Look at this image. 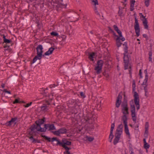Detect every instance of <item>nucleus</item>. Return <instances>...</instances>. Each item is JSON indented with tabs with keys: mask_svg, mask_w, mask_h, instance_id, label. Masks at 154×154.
Returning <instances> with one entry per match:
<instances>
[{
	"mask_svg": "<svg viewBox=\"0 0 154 154\" xmlns=\"http://www.w3.org/2000/svg\"><path fill=\"white\" fill-rule=\"evenodd\" d=\"M123 46V49L124 52L123 54L124 62V67H131V66L130 64L129 61V57H130L129 54H132V52H129L128 48V42H124L122 44Z\"/></svg>",
	"mask_w": 154,
	"mask_h": 154,
	"instance_id": "nucleus-1",
	"label": "nucleus"
},
{
	"mask_svg": "<svg viewBox=\"0 0 154 154\" xmlns=\"http://www.w3.org/2000/svg\"><path fill=\"white\" fill-rule=\"evenodd\" d=\"M43 48L42 45H39L37 46L36 48L37 55L35 56L33 58L32 60L31 61L30 63L31 64L35 63L38 59L41 60L42 57H43Z\"/></svg>",
	"mask_w": 154,
	"mask_h": 154,
	"instance_id": "nucleus-2",
	"label": "nucleus"
},
{
	"mask_svg": "<svg viewBox=\"0 0 154 154\" xmlns=\"http://www.w3.org/2000/svg\"><path fill=\"white\" fill-rule=\"evenodd\" d=\"M63 15L69 19L71 22H75L78 20V14L73 11H68L65 14H63Z\"/></svg>",
	"mask_w": 154,
	"mask_h": 154,
	"instance_id": "nucleus-3",
	"label": "nucleus"
},
{
	"mask_svg": "<svg viewBox=\"0 0 154 154\" xmlns=\"http://www.w3.org/2000/svg\"><path fill=\"white\" fill-rule=\"evenodd\" d=\"M121 106L122 107V111L124 114L122 118V120H127V115L129 114L128 108V103L125 100L122 102Z\"/></svg>",
	"mask_w": 154,
	"mask_h": 154,
	"instance_id": "nucleus-4",
	"label": "nucleus"
},
{
	"mask_svg": "<svg viewBox=\"0 0 154 154\" xmlns=\"http://www.w3.org/2000/svg\"><path fill=\"white\" fill-rule=\"evenodd\" d=\"M68 0H55V3L58 8H66L68 3Z\"/></svg>",
	"mask_w": 154,
	"mask_h": 154,
	"instance_id": "nucleus-5",
	"label": "nucleus"
},
{
	"mask_svg": "<svg viewBox=\"0 0 154 154\" xmlns=\"http://www.w3.org/2000/svg\"><path fill=\"white\" fill-rule=\"evenodd\" d=\"M41 129H42L41 127L39 128L36 125L34 124L32 125L29 128L31 131L29 133V135L30 136L36 135L38 131L41 132Z\"/></svg>",
	"mask_w": 154,
	"mask_h": 154,
	"instance_id": "nucleus-6",
	"label": "nucleus"
},
{
	"mask_svg": "<svg viewBox=\"0 0 154 154\" xmlns=\"http://www.w3.org/2000/svg\"><path fill=\"white\" fill-rule=\"evenodd\" d=\"M134 15V16L135 23L134 25V28L135 30L136 36L138 37L140 35V27L137 19V16L136 13H135Z\"/></svg>",
	"mask_w": 154,
	"mask_h": 154,
	"instance_id": "nucleus-7",
	"label": "nucleus"
},
{
	"mask_svg": "<svg viewBox=\"0 0 154 154\" xmlns=\"http://www.w3.org/2000/svg\"><path fill=\"white\" fill-rule=\"evenodd\" d=\"M39 5H37L36 3H35L34 2L31 5H28V9L29 10L30 12L32 13L33 15H36L35 11L37 10V8Z\"/></svg>",
	"mask_w": 154,
	"mask_h": 154,
	"instance_id": "nucleus-8",
	"label": "nucleus"
},
{
	"mask_svg": "<svg viewBox=\"0 0 154 154\" xmlns=\"http://www.w3.org/2000/svg\"><path fill=\"white\" fill-rule=\"evenodd\" d=\"M116 40V44L117 47L119 48L120 47L122 44V43L121 42V40L122 42L125 41V38L122 35V36H120L115 39Z\"/></svg>",
	"mask_w": 154,
	"mask_h": 154,
	"instance_id": "nucleus-9",
	"label": "nucleus"
},
{
	"mask_svg": "<svg viewBox=\"0 0 154 154\" xmlns=\"http://www.w3.org/2000/svg\"><path fill=\"white\" fill-rule=\"evenodd\" d=\"M56 129L53 124H45L44 125V127L40 129L41 132H45L47 130H55Z\"/></svg>",
	"mask_w": 154,
	"mask_h": 154,
	"instance_id": "nucleus-10",
	"label": "nucleus"
},
{
	"mask_svg": "<svg viewBox=\"0 0 154 154\" xmlns=\"http://www.w3.org/2000/svg\"><path fill=\"white\" fill-rule=\"evenodd\" d=\"M1 36L3 38V43L4 44L5 43L6 44L4 45V47L5 48L7 47L9 48L10 47V45H8V44L11 43L12 44V40L8 38V37H7V38H6V36L5 34L2 35Z\"/></svg>",
	"mask_w": 154,
	"mask_h": 154,
	"instance_id": "nucleus-11",
	"label": "nucleus"
},
{
	"mask_svg": "<svg viewBox=\"0 0 154 154\" xmlns=\"http://www.w3.org/2000/svg\"><path fill=\"white\" fill-rule=\"evenodd\" d=\"M134 102L136 106V109L137 110H138L140 108L139 104L140 100L138 94L136 92H134Z\"/></svg>",
	"mask_w": 154,
	"mask_h": 154,
	"instance_id": "nucleus-12",
	"label": "nucleus"
},
{
	"mask_svg": "<svg viewBox=\"0 0 154 154\" xmlns=\"http://www.w3.org/2000/svg\"><path fill=\"white\" fill-rule=\"evenodd\" d=\"M92 4L94 6V10L95 13L97 15L100 17V13L97 11V5H98V1L97 0H91Z\"/></svg>",
	"mask_w": 154,
	"mask_h": 154,
	"instance_id": "nucleus-13",
	"label": "nucleus"
},
{
	"mask_svg": "<svg viewBox=\"0 0 154 154\" xmlns=\"http://www.w3.org/2000/svg\"><path fill=\"white\" fill-rule=\"evenodd\" d=\"M56 141L57 142V143L56 144V145L57 146L59 145L62 146L65 148L66 150L69 151V147L66 146V145H65L64 144H63V145H62L63 144L61 142H60V141L57 139V137H53L52 138V141Z\"/></svg>",
	"mask_w": 154,
	"mask_h": 154,
	"instance_id": "nucleus-14",
	"label": "nucleus"
},
{
	"mask_svg": "<svg viewBox=\"0 0 154 154\" xmlns=\"http://www.w3.org/2000/svg\"><path fill=\"white\" fill-rule=\"evenodd\" d=\"M139 15L140 17L143 18L144 20H142L143 21V23L145 29H148V21L147 19L145 18V16H144L142 13H139Z\"/></svg>",
	"mask_w": 154,
	"mask_h": 154,
	"instance_id": "nucleus-15",
	"label": "nucleus"
},
{
	"mask_svg": "<svg viewBox=\"0 0 154 154\" xmlns=\"http://www.w3.org/2000/svg\"><path fill=\"white\" fill-rule=\"evenodd\" d=\"M50 104L48 101L46 102V103H44L41 107V109L42 111L44 112L48 111L49 109V105Z\"/></svg>",
	"mask_w": 154,
	"mask_h": 154,
	"instance_id": "nucleus-16",
	"label": "nucleus"
},
{
	"mask_svg": "<svg viewBox=\"0 0 154 154\" xmlns=\"http://www.w3.org/2000/svg\"><path fill=\"white\" fill-rule=\"evenodd\" d=\"M122 120L123 121L124 125L125 132L127 135H128V137H130V134L129 132L128 127L127 125V120H125V119H124V120Z\"/></svg>",
	"mask_w": 154,
	"mask_h": 154,
	"instance_id": "nucleus-17",
	"label": "nucleus"
},
{
	"mask_svg": "<svg viewBox=\"0 0 154 154\" xmlns=\"http://www.w3.org/2000/svg\"><path fill=\"white\" fill-rule=\"evenodd\" d=\"M76 100H69V101L68 106L69 108L73 109L76 106Z\"/></svg>",
	"mask_w": 154,
	"mask_h": 154,
	"instance_id": "nucleus-18",
	"label": "nucleus"
},
{
	"mask_svg": "<svg viewBox=\"0 0 154 154\" xmlns=\"http://www.w3.org/2000/svg\"><path fill=\"white\" fill-rule=\"evenodd\" d=\"M17 119V117H14L12 118L11 120L8 122H7L5 125L7 126H10L11 125L13 124H16V121Z\"/></svg>",
	"mask_w": 154,
	"mask_h": 154,
	"instance_id": "nucleus-19",
	"label": "nucleus"
},
{
	"mask_svg": "<svg viewBox=\"0 0 154 154\" xmlns=\"http://www.w3.org/2000/svg\"><path fill=\"white\" fill-rule=\"evenodd\" d=\"M123 127V125L122 124L119 125L117 128L115 133L121 135L122 133Z\"/></svg>",
	"mask_w": 154,
	"mask_h": 154,
	"instance_id": "nucleus-20",
	"label": "nucleus"
},
{
	"mask_svg": "<svg viewBox=\"0 0 154 154\" xmlns=\"http://www.w3.org/2000/svg\"><path fill=\"white\" fill-rule=\"evenodd\" d=\"M45 121V118L44 117L43 119H40L35 122L36 125L39 128L41 127V125L43 124Z\"/></svg>",
	"mask_w": 154,
	"mask_h": 154,
	"instance_id": "nucleus-21",
	"label": "nucleus"
},
{
	"mask_svg": "<svg viewBox=\"0 0 154 154\" xmlns=\"http://www.w3.org/2000/svg\"><path fill=\"white\" fill-rule=\"evenodd\" d=\"M122 96L119 94L117 99L116 105L117 108H119L122 102Z\"/></svg>",
	"mask_w": 154,
	"mask_h": 154,
	"instance_id": "nucleus-22",
	"label": "nucleus"
},
{
	"mask_svg": "<svg viewBox=\"0 0 154 154\" xmlns=\"http://www.w3.org/2000/svg\"><path fill=\"white\" fill-rule=\"evenodd\" d=\"M97 53L94 52H92L91 53L88 52V56L89 59L91 61H94V58L96 56Z\"/></svg>",
	"mask_w": 154,
	"mask_h": 154,
	"instance_id": "nucleus-23",
	"label": "nucleus"
},
{
	"mask_svg": "<svg viewBox=\"0 0 154 154\" xmlns=\"http://www.w3.org/2000/svg\"><path fill=\"white\" fill-rule=\"evenodd\" d=\"M55 49V48L53 47H51L50 48L48 51L45 52L43 55V57H44L45 56H48L50 54H52L54 51V50Z\"/></svg>",
	"mask_w": 154,
	"mask_h": 154,
	"instance_id": "nucleus-24",
	"label": "nucleus"
},
{
	"mask_svg": "<svg viewBox=\"0 0 154 154\" xmlns=\"http://www.w3.org/2000/svg\"><path fill=\"white\" fill-rule=\"evenodd\" d=\"M115 138L114 139L113 143L116 145L118 142L121 137V135L115 133Z\"/></svg>",
	"mask_w": 154,
	"mask_h": 154,
	"instance_id": "nucleus-25",
	"label": "nucleus"
},
{
	"mask_svg": "<svg viewBox=\"0 0 154 154\" xmlns=\"http://www.w3.org/2000/svg\"><path fill=\"white\" fill-rule=\"evenodd\" d=\"M91 114L89 112H86L84 114V119L86 122L88 121L90 119L91 117Z\"/></svg>",
	"mask_w": 154,
	"mask_h": 154,
	"instance_id": "nucleus-26",
	"label": "nucleus"
},
{
	"mask_svg": "<svg viewBox=\"0 0 154 154\" xmlns=\"http://www.w3.org/2000/svg\"><path fill=\"white\" fill-rule=\"evenodd\" d=\"M124 8V7L120 8V6H119V11L118 13L119 14V16L120 17H122L124 16V15L123 14V10Z\"/></svg>",
	"mask_w": 154,
	"mask_h": 154,
	"instance_id": "nucleus-27",
	"label": "nucleus"
},
{
	"mask_svg": "<svg viewBox=\"0 0 154 154\" xmlns=\"http://www.w3.org/2000/svg\"><path fill=\"white\" fill-rule=\"evenodd\" d=\"M60 142L62 143L63 144L62 145H63V144H64L65 145H70L71 144V142L68 141L66 139H62V141H60Z\"/></svg>",
	"mask_w": 154,
	"mask_h": 154,
	"instance_id": "nucleus-28",
	"label": "nucleus"
},
{
	"mask_svg": "<svg viewBox=\"0 0 154 154\" xmlns=\"http://www.w3.org/2000/svg\"><path fill=\"white\" fill-rule=\"evenodd\" d=\"M103 61L102 60H98L97 62V66L95 67H102L103 64Z\"/></svg>",
	"mask_w": 154,
	"mask_h": 154,
	"instance_id": "nucleus-29",
	"label": "nucleus"
},
{
	"mask_svg": "<svg viewBox=\"0 0 154 154\" xmlns=\"http://www.w3.org/2000/svg\"><path fill=\"white\" fill-rule=\"evenodd\" d=\"M130 104L131 112V113H135V106L134 104H131V102H130Z\"/></svg>",
	"mask_w": 154,
	"mask_h": 154,
	"instance_id": "nucleus-30",
	"label": "nucleus"
},
{
	"mask_svg": "<svg viewBox=\"0 0 154 154\" xmlns=\"http://www.w3.org/2000/svg\"><path fill=\"white\" fill-rule=\"evenodd\" d=\"M85 140H88L90 142H91L94 140V138L93 137L86 136L85 137Z\"/></svg>",
	"mask_w": 154,
	"mask_h": 154,
	"instance_id": "nucleus-31",
	"label": "nucleus"
},
{
	"mask_svg": "<svg viewBox=\"0 0 154 154\" xmlns=\"http://www.w3.org/2000/svg\"><path fill=\"white\" fill-rule=\"evenodd\" d=\"M59 132L60 134L66 133L67 132V130L64 128H62L59 130Z\"/></svg>",
	"mask_w": 154,
	"mask_h": 154,
	"instance_id": "nucleus-32",
	"label": "nucleus"
},
{
	"mask_svg": "<svg viewBox=\"0 0 154 154\" xmlns=\"http://www.w3.org/2000/svg\"><path fill=\"white\" fill-rule=\"evenodd\" d=\"M51 35L53 36H58V34L57 32L52 31L50 33Z\"/></svg>",
	"mask_w": 154,
	"mask_h": 154,
	"instance_id": "nucleus-33",
	"label": "nucleus"
},
{
	"mask_svg": "<svg viewBox=\"0 0 154 154\" xmlns=\"http://www.w3.org/2000/svg\"><path fill=\"white\" fill-rule=\"evenodd\" d=\"M42 137H44L46 140H47L48 142H53V141H52V139L51 140V138L50 137H47L45 135H42Z\"/></svg>",
	"mask_w": 154,
	"mask_h": 154,
	"instance_id": "nucleus-34",
	"label": "nucleus"
},
{
	"mask_svg": "<svg viewBox=\"0 0 154 154\" xmlns=\"http://www.w3.org/2000/svg\"><path fill=\"white\" fill-rule=\"evenodd\" d=\"M70 64V63H65L63 64V65H62L60 67H69V65Z\"/></svg>",
	"mask_w": 154,
	"mask_h": 154,
	"instance_id": "nucleus-35",
	"label": "nucleus"
},
{
	"mask_svg": "<svg viewBox=\"0 0 154 154\" xmlns=\"http://www.w3.org/2000/svg\"><path fill=\"white\" fill-rule=\"evenodd\" d=\"M131 116L132 117V119L133 121L136 122L137 118L135 116L136 113H131Z\"/></svg>",
	"mask_w": 154,
	"mask_h": 154,
	"instance_id": "nucleus-36",
	"label": "nucleus"
},
{
	"mask_svg": "<svg viewBox=\"0 0 154 154\" xmlns=\"http://www.w3.org/2000/svg\"><path fill=\"white\" fill-rule=\"evenodd\" d=\"M95 70L97 74L100 73L102 70V68H95Z\"/></svg>",
	"mask_w": 154,
	"mask_h": 154,
	"instance_id": "nucleus-37",
	"label": "nucleus"
},
{
	"mask_svg": "<svg viewBox=\"0 0 154 154\" xmlns=\"http://www.w3.org/2000/svg\"><path fill=\"white\" fill-rule=\"evenodd\" d=\"M150 0H145L144 4L147 7H148L149 5Z\"/></svg>",
	"mask_w": 154,
	"mask_h": 154,
	"instance_id": "nucleus-38",
	"label": "nucleus"
},
{
	"mask_svg": "<svg viewBox=\"0 0 154 154\" xmlns=\"http://www.w3.org/2000/svg\"><path fill=\"white\" fill-rule=\"evenodd\" d=\"M148 129H145V131L144 134V136L146 137L147 138L148 136Z\"/></svg>",
	"mask_w": 154,
	"mask_h": 154,
	"instance_id": "nucleus-39",
	"label": "nucleus"
},
{
	"mask_svg": "<svg viewBox=\"0 0 154 154\" xmlns=\"http://www.w3.org/2000/svg\"><path fill=\"white\" fill-rule=\"evenodd\" d=\"M148 78L147 77H145V79L144 80L143 82V83L142 85H145V86L146 85V83L148 81Z\"/></svg>",
	"mask_w": 154,
	"mask_h": 154,
	"instance_id": "nucleus-40",
	"label": "nucleus"
},
{
	"mask_svg": "<svg viewBox=\"0 0 154 154\" xmlns=\"http://www.w3.org/2000/svg\"><path fill=\"white\" fill-rule=\"evenodd\" d=\"M144 148L145 149H147L149 148L150 146H149V144L146 143L144 144Z\"/></svg>",
	"mask_w": 154,
	"mask_h": 154,
	"instance_id": "nucleus-41",
	"label": "nucleus"
},
{
	"mask_svg": "<svg viewBox=\"0 0 154 154\" xmlns=\"http://www.w3.org/2000/svg\"><path fill=\"white\" fill-rule=\"evenodd\" d=\"M135 81H133V84H132V90L133 91H134L135 90Z\"/></svg>",
	"mask_w": 154,
	"mask_h": 154,
	"instance_id": "nucleus-42",
	"label": "nucleus"
},
{
	"mask_svg": "<svg viewBox=\"0 0 154 154\" xmlns=\"http://www.w3.org/2000/svg\"><path fill=\"white\" fill-rule=\"evenodd\" d=\"M59 131V130L54 131L53 132V133L54 135H56L57 136H59L60 135V133Z\"/></svg>",
	"mask_w": 154,
	"mask_h": 154,
	"instance_id": "nucleus-43",
	"label": "nucleus"
},
{
	"mask_svg": "<svg viewBox=\"0 0 154 154\" xmlns=\"http://www.w3.org/2000/svg\"><path fill=\"white\" fill-rule=\"evenodd\" d=\"M36 24H37V27L38 28V29H40L41 28V25L39 23V22L38 21V20H37V21H36Z\"/></svg>",
	"mask_w": 154,
	"mask_h": 154,
	"instance_id": "nucleus-44",
	"label": "nucleus"
},
{
	"mask_svg": "<svg viewBox=\"0 0 154 154\" xmlns=\"http://www.w3.org/2000/svg\"><path fill=\"white\" fill-rule=\"evenodd\" d=\"M29 138L32 140V142L33 143H35V139L33 138L32 136H30V137H29Z\"/></svg>",
	"mask_w": 154,
	"mask_h": 154,
	"instance_id": "nucleus-45",
	"label": "nucleus"
},
{
	"mask_svg": "<svg viewBox=\"0 0 154 154\" xmlns=\"http://www.w3.org/2000/svg\"><path fill=\"white\" fill-rule=\"evenodd\" d=\"M116 32L118 34L119 36H122V32L119 29H118Z\"/></svg>",
	"mask_w": 154,
	"mask_h": 154,
	"instance_id": "nucleus-46",
	"label": "nucleus"
},
{
	"mask_svg": "<svg viewBox=\"0 0 154 154\" xmlns=\"http://www.w3.org/2000/svg\"><path fill=\"white\" fill-rule=\"evenodd\" d=\"M149 129V123L148 122H146L145 125V129Z\"/></svg>",
	"mask_w": 154,
	"mask_h": 154,
	"instance_id": "nucleus-47",
	"label": "nucleus"
},
{
	"mask_svg": "<svg viewBox=\"0 0 154 154\" xmlns=\"http://www.w3.org/2000/svg\"><path fill=\"white\" fill-rule=\"evenodd\" d=\"M134 5H131V4H130V11H132L134 10Z\"/></svg>",
	"mask_w": 154,
	"mask_h": 154,
	"instance_id": "nucleus-48",
	"label": "nucleus"
},
{
	"mask_svg": "<svg viewBox=\"0 0 154 154\" xmlns=\"http://www.w3.org/2000/svg\"><path fill=\"white\" fill-rule=\"evenodd\" d=\"M83 22L85 23H87L88 20H87L86 17L85 16H84L83 17Z\"/></svg>",
	"mask_w": 154,
	"mask_h": 154,
	"instance_id": "nucleus-49",
	"label": "nucleus"
},
{
	"mask_svg": "<svg viewBox=\"0 0 154 154\" xmlns=\"http://www.w3.org/2000/svg\"><path fill=\"white\" fill-rule=\"evenodd\" d=\"M32 102H31L29 103H27L26 105H24V106L25 107H29V106H31V105L32 104Z\"/></svg>",
	"mask_w": 154,
	"mask_h": 154,
	"instance_id": "nucleus-50",
	"label": "nucleus"
},
{
	"mask_svg": "<svg viewBox=\"0 0 154 154\" xmlns=\"http://www.w3.org/2000/svg\"><path fill=\"white\" fill-rule=\"evenodd\" d=\"M130 4L132 6L133 5H134L135 2V0H130Z\"/></svg>",
	"mask_w": 154,
	"mask_h": 154,
	"instance_id": "nucleus-51",
	"label": "nucleus"
},
{
	"mask_svg": "<svg viewBox=\"0 0 154 154\" xmlns=\"http://www.w3.org/2000/svg\"><path fill=\"white\" fill-rule=\"evenodd\" d=\"M113 137H114V135H113V133H111L110 132V135L109 136V139H111V140H112V138Z\"/></svg>",
	"mask_w": 154,
	"mask_h": 154,
	"instance_id": "nucleus-52",
	"label": "nucleus"
},
{
	"mask_svg": "<svg viewBox=\"0 0 154 154\" xmlns=\"http://www.w3.org/2000/svg\"><path fill=\"white\" fill-rule=\"evenodd\" d=\"M113 28H114V30L116 31L119 29L118 27L116 25H114L113 26Z\"/></svg>",
	"mask_w": 154,
	"mask_h": 154,
	"instance_id": "nucleus-53",
	"label": "nucleus"
},
{
	"mask_svg": "<svg viewBox=\"0 0 154 154\" xmlns=\"http://www.w3.org/2000/svg\"><path fill=\"white\" fill-rule=\"evenodd\" d=\"M41 0H36L35 2H34L35 3H36L37 4H40Z\"/></svg>",
	"mask_w": 154,
	"mask_h": 154,
	"instance_id": "nucleus-54",
	"label": "nucleus"
},
{
	"mask_svg": "<svg viewBox=\"0 0 154 154\" xmlns=\"http://www.w3.org/2000/svg\"><path fill=\"white\" fill-rule=\"evenodd\" d=\"M152 48H151L150 51L149 52V57H152Z\"/></svg>",
	"mask_w": 154,
	"mask_h": 154,
	"instance_id": "nucleus-55",
	"label": "nucleus"
},
{
	"mask_svg": "<svg viewBox=\"0 0 154 154\" xmlns=\"http://www.w3.org/2000/svg\"><path fill=\"white\" fill-rule=\"evenodd\" d=\"M36 0H26L27 2L28 3H30L32 2H33V3L34 2H35Z\"/></svg>",
	"mask_w": 154,
	"mask_h": 154,
	"instance_id": "nucleus-56",
	"label": "nucleus"
},
{
	"mask_svg": "<svg viewBox=\"0 0 154 154\" xmlns=\"http://www.w3.org/2000/svg\"><path fill=\"white\" fill-rule=\"evenodd\" d=\"M21 102L19 101L18 99H16L15 101H14L13 103L14 104H15L17 103H20Z\"/></svg>",
	"mask_w": 154,
	"mask_h": 154,
	"instance_id": "nucleus-57",
	"label": "nucleus"
},
{
	"mask_svg": "<svg viewBox=\"0 0 154 154\" xmlns=\"http://www.w3.org/2000/svg\"><path fill=\"white\" fill-rule=\"evenodd\" d=\"M3 92H4L5 93H8V94H11L10 92L9 91H8L6 89H4L3 91Z\"/></svg>",
	"mask_w": 154,
	"mask_h": 154,
	"instance_id": "nucleus-58",
	"label": "nucleus"
},
{
	"mask_svg": "<svg viewBox=\"0 0 154 154\" xmlns=\"http://www.w3.org/2000/svg\"><path fill=\"white\" fill-rule=\"evenodd\" d=\"M144 72L145 73V77H147V78H148V75L147 72V69H146L144 70Z\"/></svg>",
	"mask_w": 154,
	"mask_h": 154,
	"instance_id": "nucleus-59",
	"label": "nucleus"
},
{
	"mask_svg": "<svg viewBox=\"0 0 154 154\" xmlns=\"http://www.w3.org/2000/svg\"><path fill=\"white\" fill-rule=\"evenodd\" d=\"M64 154H72V153H71L68 150H66L64 152Z\"/></svg>",
	"mask_w": 154,
	"mask_h": 154,
	"instance_id": "nucleus-60",
	"label": "nucleus"
},
{
	"mask_svg": "<svg viewBox=\"0 0 154 154\" xmlns=\"http://www.w3.org/2000/svg\"><path fill=\"white\" fill-rule=\"evenodd\" d=\"M111 33H112L113 34V35H114V36L116 37V38H118V37L119 36V35H117L116 34V33L114 31Z\"/></svg>",
	"mask_w": 154,
	"mask_h": 154,
	"instance_id": "nucleus-61",
	"label": "nucleus"
},
{
	"mask_svg": "<svg viewBox=\"0 0 154 154\" xmlns=\"http://www.w3.org/2000/svg\"><path fill=\"white\" fill-rule=\"evenodd\" d=\"M80 95L81 96V97H83V98H84L85 97V95L84 94V93L83 92H81L80 93Z\"/></svg>",
	"mask_w": 154,
	"mask_h": 154,
	"instance_id": "nucleus-62",
	"label": "nucleus"
},
{
	"mask_svg": "<svg viewBox=\"0 0 154 154\" xmlns=\"http://www.w3.org/2000/svg\"><path fill=\"white\" fill-rule=\"evenodd\" d=\"M109 31L111 33L113 31H114V30L112 29L110 27H109Z\"/></svg>",
	"mask_w": 154,
	"mask_h": 154,
	"instance_id": "nucleus-63",
	"label": "nucleus"
},
{
	"mask_svg": "<svg viewBox=\"0 0 154 154\" xmlns=\"http://www.w3.org/2000/svg\"><path fill=\"white\" fill-rule=\"evenodd\" d=\"M129 150L131 152H132L134 151L133 149L131 146H129Z\"/></svg>",
	"mask_w": 154,
	"mask_h": 154,
	"instance_id": "nucleus-64",
	"label": "nucleus"
}]
</instances>
